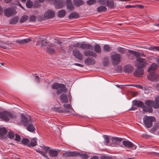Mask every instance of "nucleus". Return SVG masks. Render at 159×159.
Listing matches in <instances>:
<instances>
[{
    "label": "nucleus",
    "mask_w": 159,
    "mask_h": 159,
    "mask_svg": "<svg viewBox=\"0 0 159 159\" xmlns=\"http://www.w3.org/2000/svg\"><path fill=\"white\" fill-rule=\"evenodd\" d=\"M144 107H143V111L152 113L153 110L152 107L155 108H159V96L155 98V102L152 100H148L145 102Z\"/></svg>",
    "instance_id": "nucleus-1"
},
{
    "label": "nucleus",
    "mask_w": 159,
    "mask_h": 159,
    "mask_svg": "<svg viewBox=\"0 0 159 159\" xmlns=\"http://www.w3.org/2000/svg\"><path fill=\"white\" fill-rule=\"evenodd\" d=\"M130 52L131 54L136 57L137 61L136 65V67L141 68L144 67L146 64V62L145 59L141 58L139 57L141 56V53L139 52H134L133 51H130Z\"/></svg>",
    "instance_id": "nucleus-2"
},
{
    "label": "nucleus",
    "mask_w": 159,
    "mask_h": 159,
    "mask_svg": "<svg viewBox=\"0 0 159 159\" xmlns=\"http://www.w3.org/2000/svg\"><path fill=\"white\" fill-rule=\"evenodd\" d=\"M14 114L11 113L7 111L0 112V118L6 121H8L10 119H14L16 118Z\"/></svg>",
    "instance_id": "nucleus-3"
},
{
    "label": "nucleus",
    "mask_w": 159,
    "mask_h": 159,
    "mask_svg": "<svg viewBox=\"0 0 159 159\" xmlns=\"http://www.w3.org/2000/svg\"><path fill=\"white\" fill-rule=\"evenodd\" d=\"M52 88L53 89L57 90V93L58 94H60L63 92L66 93L67 91L66 85L63 84H59L55 83L52 85Z\"/></svg>",
    "instance_id": "nucleus-4"
},
{
    "label": "nucleus",
    "mask_w": 159,
    "mask_h": 159,
    "mask_svg": "<svg viewBox=\"0 0 159 159\" xmlns=\"http://www.w3.org/2000/svg\"><path fill=\"white\" fill-rule=\"evenodd\" d=\"M156 119L153 116H145L143 118V122L145 126L148 128L152 125V122L155 121Z\"/></svg>",
    "instance_id": "nucleus-5"
},
{
    "label": "nucleus",
    "mask_w": 159,
    "mask_h": 159,
    "mask_svg": "<svg viewBox=\"0 0 159 159\" xmlns=\"http://www.w3.org/2000/svg\"><path fill=\"white\" fill-rule=\"evenodd\" d=\"M113 53L111 57V61L114 65H116L118 64L120 61L121 56L119 54H116L115 52Z\"/></svg>",
    "instance_id": "nucleus-6"
},
{
    "label": "nucleus",
    "mask_w": 159,
    "mask_h": 159,
    "mask_svg": "<svg viewBox=\"0 0 159 159\" xmlns=\"http://www.w3.org/2000/svg\"><path fill=\"white\" fill-rule=\"evenodd\" d=\"M148 79L152 82L159 81V75L156 73H150L148 75Z\"/></svg>",
    "instance_id": "nucleus-7"
},
{
    "label": "nucleus",
    "mask_w": 159,
    "mask_h": 159,
    "mask_svg": "<svg viewBox=\"0 0 159 159\" xmlns=\"http://www.w3.org/2000/svg\"><path fill=\"white\" fill-rule=\"evenodd\" d=\"M49 147L43 146L42 147V149L45 151V152L42 150H39L37 149H36V151L38 153L41 154L44 157L46 158V159H50L49 158L47 154L48 151L49 150Z\"/></svg>",
    "instance_id": "nucleus-8"
},
{
    "label": "nucleus",
    "mask_w": 159,
    "mask_h": 159,
    "mask_svg": "<svg viewBox=\"0 0 159 159\" xmlns=\"http://www.w3.org/2000/svg\"><path fill=\"white\" fill-rule=\"evenodd\" d=\"M16 13V10L13 8H8L4 11V14L5 16L9 17Z\"/></svg>",
    "instance_id": "nucleus-9"
},
{
    "label": "nucleus",
    "mask_w": 159,
    "mask_h": 159,
    "mask_svg": "<svg viewBox=\"0 0 159 159\" xmlns=\"http://www.w3.org/2000/svg\"><path fill=\"white\" fill-rule=\"evenodd\" d=\"M71 97L70 94L67 95L65 93H62L60 97V99L62 102L67 103L68 102V98L70 100Z\"/></svg>",
    "instance_id": "nucleus-10"
},
{
    "label": "nucleus",
    "mask_w": 159,
    "mask_h": 159,
    "mask_svg": "<svg viewBox=\"0 0 159 159\" xmlns=\"http://www.w3.org/2000/svg\"><path fill=\"white\" fill-rule=\"evenodd\" d=\"M55 15V12L52 10H49L45 12L44 17L45 18L49 19L53 17Z\"/></svg>",
    "instance_id": "nucleus-11"
},
{
    "label": "nucleus",
    "mask_w": 159,
    "mask_h": 159,
    "mask_svg": "<svg viewBox=\"0 0 159 159\" xmlns=\"http://www.w3.org/2000/svg\"><path fill=\"white\" fill-rule=\"evenodd\" d=\"M73 56L78 59L82 60L83 59V55L78 49H74L73 51Z\"/></svg>",
    "instance_id": "nucleus-12"
},
{
    "label": "nucleus",
    "mask_w": 159,
    "mask_h": 159,
    "mask_svg": "<svg viewBox=\"0 0 159 159\" xmlns=\"http://www.w3.org/2000/svg\"><path fill=\"white\" fill-rule=\"evenodd\" d=\"M60 152L59 149H49L48 151L50 156L53 157H57Z\"/></svg>",
    "instance_id": "nucleus-13"
},
{
    "label": "nucleus",
    "mask_w": 159,
    "mask_h": 159,
    "mask_svg": "<svg viewBox=\"0 0 159 159\" xmlns=\"http://www.w3.org/2000/svg\"><path fill=\"white\" fill-rule=\"evenodd\" d=\"M143 72L142 68L137 67L134 72V75L136 77H141L143 75Z\"/></svg>",
    "instance_id": "nucleus-14"
},
{
    "label": "nucleus",
    "mask_w": 159,
    "mask_h": 159,
    "mask_svg": "<svg viewBox=\"0 0 159 159\" xmlns=\"http://www.w3.org/2000/svg\"><path fill=\"white\" fill-rule=\"evenodd\" d=\"M77 152H75L67 151L65 152L62 155L63 157H73L77 156Z\"/></svg>",
    "instance_id": "nucleus-15"
},
{
    "label": "nucleus",
    "mask_w": 159,
    "mask_h": 159,
    "mask_svg": "<svg viewBox=\"0 0 159 159\" xmlns=\"http://www.w3.org/2000/svg\"><path fill=\"white\" fill-rule=\"evenodd\" d=\"M7 133V131L5 128L0 127V139H4L6 137Z\"/></svg>",
    "instance_id": "nucleus-16"
},
{
    "label": "nucleus",
    "mask_w": 159,
    "mask_h": 159,
    "mask_svg": "<svg viewBox=\"0 0 159 159\" xmlns=\"http://www.w3.org/2000/svg\"><path fill=\"white\" fill-rule=\"evenodd\" d=\"M123 144L124 146L128 148H133L134 149L136 148V147L129 141H124L123 142Z\"/></svg>",
    "instance_id": "nucleus-17"
},
{
    "label": "nucleus",
    "mask_w": 159,
    "mask_h": 159,
    "mask_svg": "<svg viewBox=\"0 0 159 159\" xmlns=\"http://www.w3.org/2000/svg\"><path fill=\"white\" fill-rule=\"evenodd\" d=\"M55 47L54 45L51 44L50 45L47 47L46 52L50 54H53L55 52Z\"/></svg>",
    "instance_id": "nucleus-18"
},
{
    "label": "nucleus",
    "mask_w": 159,
    "mask_h": 159,
    "mask_svg": "<svg viewBox=\"0 0 159 159\" xmlns=\"http://www.w3.org/2000/svg\"><path fill=\"white\" fill-rule=\"evenodd\" d=\"M84 54L86 57L91 56L94 57H97L96 54L93 51L86 50L84 52Z\"/></svg>",
    "instance_id": "nucleus-19"
},
{
    "label": "nucleus",
    "mask_w": 159,
    "mask_h": 159,
    "mask_svg": "<svg viewBox=\"0 0 159 159\" xmlns=\"http://www.w3.org/2000/svg\"><path fill=\"white\" fill-rule=\"evenodd\" d=\"M10 43L8 41H2L0 42V47L3 49H7L9 48Z\"/></svg>",
    "instance_id": "nucleus-20"
},
{
    "label": "nucleus",
    "mask_w": 159,
    "mask_h": 159,
    "mask_svg": "<svg viewBox=\"0 0 159 159\" xmlns=\"http://www.w3.org/2000/svg\"><path fill=\"white\" fill-rule=\"evenodd\" d=\"M93 47L92 45L89 44H84L82 43L81 48L83 50H90L93 49Z\"/></svg>",
    "instance_id": "nucleus-21"
},
{
    "label": "nucleus",
    "mask_w": 159,
    "mask_h": 159,
    "mask_svg": "<svg viewBox=\"0 0 159 159\" xmlns=\"http://www.w3.org/2000/svg\"><path fill=\"white\" fill-rule=\"evenodd\" d=\"M21 116L22 117L21 122L23 123L24 126H27L30 122V120H28L25 116L22 114H21Z\"/></svg>",
    "instance_id": "nucleus-22"
},
{
    "label": "nucleus",
    "mask_w": 159,
    "mask_h": 159,
    "mask_svg": "<svg viewBox=\"0 0 159 159\" xmlns=\"http://www.w3.org/2000/svg\"><path fill=\"white\" fill-rule=\"evenodd\" d=\"M85 63L87 65H93L95 63L93 58H86L84 61Z\"/></svg>",
    "instance_id": "nucleus-23"
},
{
    "label": "nucleus",
    "mask_w": 159,
    "mask_h": 159,
    "mask_svg": "<svg viewBox=\"0 0 159 159\" xmlns=\"http://www.w3.org/2000/svg\"><path fill=\"white\" fill-rule=\"evenodd\" d=\"M133 70V67L130 65H127L125 66L124 68V70L125 72L129 73L132 71Z\"/></svg>",
    "instance_id": "nucleus-24"
},
{
    "label": "nucleus",
    "mask_w": 159,
    "mask_h": 159,
    "mask_svg": "<svg viewBox=\"0 0 159 159\" xmlns=\"http://www.w3.org/2000/svg\"><path fill=\"white\" fill-rule=\"evenodd\" d=\"M66 2L67 8L70 10H73L74 9V7L70 0H66Z\"/></svg>",
    "instance_id": "nucleus-25"
},
{
    "label": "nucleus",
    "mask_w": 159,
    "mask_h": 159,
    "mask_svg": "<svg viewBox=\"0 0 159 159\" xmlns=\"http://www.w3.org/2000/svg\"><path fill=\"white\" fill-rule=\"evenodd\" d=\"M36 138H34L32 139L29 143L28 145L27 146L28 147H34L37 145V142L36 140Z\"/></svg>",
    "instance_id": "nucleus-26"
},
{
    "label": "nucleus",
    "mask_w": 159,
    "mask_h": 159,
    "mask_svg": "<svg viewBox=\"0 0 159 159\" xmlns=\"http://www.w3.org/2000/svg\"><path fill=\"white\" fill-rule=\"evenodd\" d=\"M134 105L139 107H142L143 110V107H144V105L143 102L141 101H135L133 102Z\"/></svg>",
    "instance_id": "nucleus-27"
},
{
    "label": "nucleus",
    "mask_w": 159,
    "mask_h": 159,
    "mask_svg": "<svg viewBox=\"0 0 159 159\" xmlns=\"http://www.w3.org/2000/svg\"><path fill=\"white\" fill-rule=\"evenodd\" d=\"M57 2L55 3V5L56 8H60L62 7L63 4V0H57Z\"/></svg>",
    "instance_id": "nucleus-28"
},
{
    "label": "nucleus",
    "mask_w": 159,
    "mask_h": 159,
    "mask_svg": "<svg viewBox=\"0 0 159 159\" xmlns=\"http://www.w3.org/2000/svg\"><path fill=\"white\" fill-rule=\"evenodd\" d=\"M27 129L30 132H33L35 130V127L33 124H29L27 125Z\"/></svg>",
    "instance_id": "nucleus-29"
},
{
    "label": "nucleus",
    "mask_w": 159,
    "mask_h": 159,
    "mask_svg": "<svg viewBox=\"0 0 159 159\" xmlns=\"http://www.w3.org/2000/svg\"><path fill=\"white\" fill-rule=\"evenodd\" d=\"M157 67V65L155 63H153L151 66L150 67L148 68V72L151 73L152 71L155 70Z\"/></svg>",
    "instance_id": "nucleus-30"
},
{
    "label": "nucleus",
    "mask_w": 159,
    "mask_h": 159,
    "mask_svg": "<svg viewBox=\"0 0 159 159\" xmlns=\"http://www.w3.org/2000/svg\"><path fill=\"white\" fill-rule=\"evenodd\" d=\"M68 17L70 19L76 18L79 17V15L77 13L73 12L70 14Z\"/></svg>",
    "instance_id": "nucleus-31"
},
{
    "label": "nucleus",
    "mask_w": 159,
    "mask_h": 159,
    "mask_svg": "<svg viewBox=\"0 0 159 159\" xmlns=\"http://www.w3.org/2000/svg\"><path fill=\"white\" fill-rule=\"evenodd\" d=\"M107 10L106 7L105 6H100L98 7L97 9V11L98 12H105Z\"/></svg>",
    "instance_id": "nucleus-32"
},
{
    "label": "nucleus",
    "mask_w": 159,
    "mask_h": 159,
    "mask_svg": "<svg viewBox=\"0 0 159 159\" xmlns=\"http://www.w3.org/2000/svg\"><path fill=\"white\" fill-rule=\"evenodd\" d=\"M66 13L65 10L62 9L58 12V16L60 17H63L65 15Z\"/></svg>",
    "instance_id": "nucleus-33"
},
{
    "label": "nucleus",
    "mask_w": 159,
    "mask_h": 159,
    "mask_svg": "<svg viewBox=\"0 0 159 159\" xmlns=\"http://www.w3.org/2000/svg\"><path fill=\"white\" fill-rule=\"evenodd\" d=\"M94 50L95 52L97 53H100L101 51V48L100 46L96 44L94 47Z\"/></svg>",
    "instance_id": "nucleus-34"
},
{
    "label": "nucleus",
    "mask_w": 159,
    "mask_h": 159,
    "mask_svg": "<svg viewBox=\"0 0 159 159\" xmlns=\"http://www.w3.org/2000/svg\"><path fill=\"white\" fill-rule=\"evenodd\" d=\"M75 5L79 7L84 4V2L81 0H74Z\"/></svg>",
    "instance_id": "nucleus-35"
},
{
    "label": "nucleus",
    "mask_w": 159,
    "mask_h": 159,
    "mask_svg": "<svg viewBox=\"0 0 159 159\" xmlns=\"http://www.w3.org/2000/svg\"><path fill=\"white\" fill-rule=\"evenodd\" d=\"M64 108L66 109L64 111L67 110L70 111L71 110H72L71 106L70 104H64L63 105Z\"/></svg>",
    "instance_id": "nucleus-36"
},
{
    "label": "nucleus",
    "mask_w": 159,
    "mask_h": 159,
    "mask_svg": "<svg viewBox=\"0 0 159 159\" xmlns=\"http://www.w3.org/2000/svg\"><path fill=\"white\" fill-rule=\"evenodd\" d=\"M103 138L104 139V144L106 145H107L109 142V137L107 135H104Z\"/></svg>",
    "instance_id": "nucleus-37"
},
{
    "label": "nucleus",
    "mask_w": 159,
    "mask_h": 159,
    "mask_svg": "<svg viewBox=\"0 0 159 159\" xmlns=\"http://www.w3.org/2000/svg\"><path fill=\"white\" fill-rule=\"evenodd\" d=\"M54 110L60 113L62 112H69V111L67 110L64 111L62 110L61 107L55 108Z\"/></svg>",
    "instance_id": "nucleus-38"
},
{
    "label": "nucleus",
    "mask_w": 159,
    "mask_h": 159,
    "mask_svg": "<svg viewBox=\"0 0 159 159\" xmlns=\"http://www.w3.org/2000/svg\"><path fill=\"white\" fill-rule=\"evenodd\" d=\"M77 156H80L83 159H86L89 158V156L85 154H83L82 153L77 152Z\"/></svg>",
    "instance_id": "nucleus-39"
},
{
    "label": "nucleus",
    "mask_w": 159,
    "mask_h": 159,
    "mask_svg": "<svg viewBox=\"0 0 159 159\" xmlns=\"http://www.w3.org/2000/svg\"><path fill=\"white\" fill-rule=\"evenodd\" d=\"M112 142L115 144H117L119 141L120 140V138H112Z\"/></svg>",
    "instance_id": "nucleus-40"
},
{
    "label": "nucleus",
    "mask_w": 159,
    "mask_h": 159,
    "mask_svg": "<svg viewBox=\"0 0 159 159\" xmlns=\"http://www.w3.org/2000/svg\"><path fill=\"white\" fill-rule=\"evenodd\" d=\"M30 142V140L27 138L23 139L21 141L22 143L25 145H27L29 144V143Z\"/></svg>",
    "instance_id": "nucleus-41"
},
{
    "label": "nucleus",
    "mask_w": 159,
    "mask_h": 159,
    "mask_svg": "<svg viewBox=\"0 0 159 159\" xmlns=\"http://www.w3.org/2000/svg\"><path fill=\"white\" fill-rule=\"evenodd\" d=\"M106 6L110 8H112L114 6V4L113 2L111 1L107 0V3Z\"/></svg>",
    "instance_id": "nucleus-42"
},
{
    "label": "nucleus",
    "mask_w": 159,
    "mask_h": 159,
    "mask_svg": "<svg viewBox=\"0 0 159 159\" xmlns=\"http://www.w3.org/2000/svg\"><path fill=\"white\" fill-rule=\"evenodd\" d=\"M28 19V16L26 15L23 16L21 18L20 20V22L21 23H23L27 20Z\"/></svg>",
    "instance_id": "nucleus-43"
},
{
    "label": "nucleus",
    "mask_w": 159,
    "mask_h": 159,
    "mask_svg": "<svg viewBox=\"0 0 159 159\" xmlns=\"http://www.w3.org/2000/svg\"><path fill=\"white\" fill-rule=\"evenodd\" d=\"M33 2L30 0H28L26 3V6L28 8H30L33 6Z\"/></svg>",
    "instance_id": "nucleus-44"
},
{
    "label": "nucleus",
    "mask_w": 159,
    "mask_h": 159,
    "mask_svg": "<svg viewBox=\"0 0 159 159\" xmlns=\"http://www.w3.org/2000/svg\"><path fill=\"white\" fill-rule=\"evenodd\" d=\"M8 136L10 139H12L15 137V134L12 131H10L8 134Z\"/></svg>",
    "instance_id": "nucleus-45"
},
{
    "label": "nucleus",
    "mask_w": 159,
    "mask_h": 159,
    "mask_svg": "<svg viewBox=\"0 0 159 159\" xmlns=\"http://www.w3.org/2000/svg\"><path fill=\"white\" fill-rule=\"evenodd\" d=\"M82 43L80 42L77 43L75 44L74 47L76 48H81Z\"/></svg>",
    "instance_id": "nucleus-46"
},
{
    "label": "nucleus",
    "mask_w": 159,
    "mask_h": 159,
    "mask_svg": "<svg viewBox=\"0 0 159 159\" xmlns=\"http://www.w3.org/2000/svg\"><path fill=\"white\" fill-rule=\"evenodd\" d=\"M103 49L106 51L108 52L110 50V48L109 45L105 44L103 46Z\"/></svg>",
    "instance_id": "nucleus-47"
},
{
    "label": "nucleus",
    "mask_w": 159,
    "mask_h": 159,
    "mask_svg": "<svg viewBox=\"0 0 159 159\" xmlns=\"http://www.w3.org/2000/svg\"><path fill=\"white\" fill-rule=\"evenodd\" d=\"M109 62V59L106 57L104 58L103 64L105 66H106L107 65Z\"/></svg>",
    "instance_id": "nucleus-48"
},
{
    "label": "nucleus",
    "mask_w": 159,
    "mask_h": 159,
    "mask_svg": "<svg viewBox=\"0 0 159 159\" xmlns=\"http://www.w3.org/2000/svg\"><path fill=\"white\" fill-rule=\"evenodd\" d=\"M126 86H134V87H135L137 88H138L140 89H143V87L142 86V85H140V84H135L133 85H125Z\"/></svg>",
    "instance_id": "nucleus-49"
},
{
    "label": "nucleus",
    "mask_w": 159,
    "mask_h": 159,
    "mask_svg": "<svg viewBox=\"0 0 159 159\" xmlns=\"http://www.w3.org/2000/svg\"><path fill=\"white\" fill-rule=\"evenodd\" d=\"M17 22V20L16 18H13L10 22V24H16Z\"/></svg>",
    "instance_id": "nucleus-50"
},
{
    "label": "nucleus",
    "mask_w": 159,
    "mask_h": 159,
    "mask_svg": "<svg viewBox=\"0 0 159 159\" xmlns=\"http://www.w3.org/2000/svg\"><path fill=\"white\" fill-rule=\"evenodd\" d=\"M150 49L154 51H159V47L158 46H153L150 48Z\"/></svg>",
    "instance_id": "nucleus-51"
},
{
    "label": "nucleus",
    "mask_w": 159,
    "mask_h": 159,
    "mask_svg": "<svg viewBox=\"0 0 159 159\" xmlns=\"http://www.w3.org/2000/svg\"><path fill=\"white\" fill-rule=\"evenodd\" d=\"M96 2L95 0H89L87 2V3L89 5H92L94 4Z\"/></svg>",
    "instance_id": "nucleus-52"
},
{
    "label": "nucleus",
    "mask_w": 159,
    "mask_h": 159,
    "mask_svg": "<svg viewBox=\"0 0 159 159\" xmlns=\"http://www.w3.org/2000/svg\"><path fill=\"white\" fill-rule=\"evenodd\" d=\"M107 0H100L99 1L100 4L106 5L107 3Z\"/></svg>",
    "instance_id": "nucleus-53"
},
{
    "label": "nucleus",
    "mask_w": 159,
    "mask_h": 159,
    "mask_svg": "<svg viewBox=\"0 0 159 159\" xmlns=\"http://www.w3.org/2000/svg\"><path fill=\"white\" fill-rule=\"evenodd\" d=\"M117 50L119 52H120L121 53H123L125 52V49L122 48H119L117 49Z\"/></svg>",
    "instance_id": "nucleus-54"
},
{
    "label": "nucleus",
    "mask_w": 159,
    "mask_h": 159,
    "mask_svg": "<svg viewBox=\"0 0 159 159\" xmlns=\"http://www.w3.org/2000/svg\"><path fill=\"white\" fill-rule=\"evenodd\" d=\"M24 44L28 43L31 41L30 38L23 39Z\"/></svg>",
    "instance_id": "nucleus-55"
},
{
    "label": "nucleus",
    "mask_w": 159,
    "mask_h": 159,
    "mask_svg": "<svg viewBox=\"0 0 159 159\" xmlns=\"http://www.w3.org/2000/svg\"><path fill=\"white\" fill-rule=\"evenodd\" d=\"M159 128V122H157L155 123V124L153 127V129L155 130H156Z\"/></svg>",
    "instance_id": "nucleus-56"
},
{
    "label": "nucleus",
    "mask_w": 159,
    "mask_h": 159,
    "mask_svg": "<svg viewBox=\"0 0 159 159\" xmlns=\"http://www.w3.org/2000/svg\"><path fill=\"white\" fill-rule=\"evenodd\" d=\"M20 137L18 135L15 134V140L17 141H20Z\"/></svg>",
    "instance_id": "nucleus-57"
},
{
    "label": "nucleus",
    "mask_w": 159,
    "mask_h": 159,
    "mask_svg": "<svg viewBox=\"0 0 159 159\" xmlns=\"http://www.w3.org/2000/svg\"><path fill=\"white\" fill-rule=\"evenodd\" d=\"M16 42L20 44H24L23 39H18L16 41Z\"/></svg>",
    "instance_id": "nucleus-58"
},
{
    "label": "nucleus",
    "mask_w": 159,
    "mask_h": 159,
    "mask_svg": "<svg viewBox=\"0 0 159 159\" xmlns=\"http://www.w3.org/2000/svg\"><path fill=\"white\" fill-rule=\"evenodd\" d=\"M35 17L34 16H30V20L31 21H34L35 20Z\"/></svg>",
    "instance_id": "nucleus-59"
},
{
    "label": "nucleus",
    "mask_w": 159,
    "mask_h": 159,
    "mask_svg": "<svg viewBox=\"0 0 159 159\" xmlns=\"http://www.w3.org/2000/svg\"><path fill=\"white\" fill-rule=\"evenodd\" d=\"M39 78L38 76H36L35 77V81L37 83L39 82Z\"/></svg>",
    "instance_id": "nucleus-60"
},
{
    "label": "nucleus",
    "mask_w": 159,
    "mask_h": 159,
    "mask_svg": "<svg viewBox=\"0 0 159 159\" xmlns=\"http://www.w3.org/2000/svg\"><path fill=\"white\" fill-rule=\"evenodd\" d=\"M17 5L20 7L22 9H24V7L22 6V5L18 2H17Z\"/></svg>",
    "instance_id": "nucleus-61"
},
{
    "label": "nucleus",
    "mask_w": 159,
    "mask_h": 159,
    "mask_svg": "<svg viewBox=\"0 0 159 159\" xmlns=\"http://www.w3.org/2000/svg\"><path fill=\"white\" fill-rule=\"evenodd\" d=\"M46 44V42L45 40L43 39L42 41V44L43 45H45Z\"/></svg>",
    "instance_id": "nucleus-62"
},
{
    "label": "nucleus",
    "mask_w": 159,
    "mask_h": 159,
    "mask_svg": "<svg viewBox=\"0 0 159 159\" xmlns=\"http://www.w3.org/2000/svg\"><path fill=\"white\" fill-rule=\"evenodd\" d=\"M156 89L158 91H159V83L157 84L156 86Z\"/></svg>",
    "instance_id": "nucleus-63"
},
{
    "label": "nucleus",
    "mask_w": 159,
    "mask_h": 159,
    "mask_svg": "<svg viewBox=\"0 0 159 159\" xmlns=\"http://www.w3.org/2000/svg\"><path fill=\"white\" fill-rule=\"evenodd\" d=\"M90 159H98V157L97 156H94Z\"/></svg>",
    "instance_id": "nucleus-64"
}]
</instances>
